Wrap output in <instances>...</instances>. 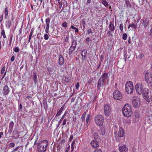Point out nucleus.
<instances>
[{
  "instance_id": "f257e3e1",
  "label": "nucleus",
  "mask_w": 152,
  "mask_h": 152,
  "mask_svg": "<svg viewBox=\"0 0 152 152\" xmlns=\"http://www.w3.org/2000/svg\"><path fill=\"white\" fill-rule=\"evenodd\" d=\"M109 77L108 74L107 73L104 72L102 74L98 81L97 88L98 90H99L103 88L106 84V79H108Z\"/></svg>"
},
{
  "instance_id": "f03ea898",
  "label": "nucleus",
  "mask_w": 152,
  "mask_h": 152,
  "mask_svg": "<svg viewBox=\"0 0 152 152\" xmlns=\"http://www.w3.org/2000/svg\"><path fill=\"white\" fill-rule=\"evenodd\" d=\"M48 142L46 140L41 141L37 143L38 152H45L47 148Z\"/></svg>"
},
{
  "instance_id": "7ed1b4c3",
  "label": "nucleus",
  "mask_w": 152,
  "mask_h": 152,
  "mask_svg": "<svg viewBox=\"0 0 152 152\" xmlns=\"http://www.w3.org/2000/svg\"><path fill=\"white\" fill-rule=\"evenodd\" d=\"M122 112L124 116L128 117H130L132 113L131 105L128 104H126L123 108Z\"/></svg>"
},
{
  "instance_id": "20e7f679",
  "label": "nucleus",
  "mask_w": 152,
  "mask_h": 152,
  "mask_svg": "<svg viewBox=\"0 0 152 152\" xmlns=\"http://www.w3.org/2000/svg\"><path fill=\"white\" fill-rule=\"evenodd\" d=\"M125 90L128 94H132L134 91V86L132 82L130 81H127L125 84Z\"/></svg>"
},
{
  "instance_id": "39448f33",
  "label": "nucleus",
  "mask_w": 152,
  "mask_h": 152,
  "mask_svg": "<svg viewBox=\"0 0 152 152\" xmlns=\"http://www.w3.org/2000/svg\"><path fill=\"white\" fill-rule=\"evenodd\" d=\"M104 118L101 115H98L95 117V121L97 125L99 126H102L104 123Z\"/></svg>"
},
{
  "instance_id": "423d86ee",
  "label": "nucleus",
  "mask_w": 152,
  "mask_h": 152,
  "mask_svg": "<svg viewBox=\"0 0 152 152\" xmlns=\"http://www.w3.org/2000/svg\"><path fill=\"white\" fill-rule=\"evenodd\" d=\"M104 114L107 116H110L112 114V108L109 105L107 104L104 105Z\"/></svg>"
},
{
  "instance_id": "0eeeda50",
  "label": "nucleus",
  "mask_w": 152,
  "mask_h": 152,
  "mask_svg": "<svg viewBox=\"0 0 152 152\" xmlns=\"http://www.w3.org/2000/svg\"><path fill=\"white\" fill-rule=\"evenodd\" d=\"M145 79L146 82L149 84L152 83V74L146 72L145 75Z\"/></svg>"
},
{
  "instance_id": "6e6552de",
  "label": "nucleus",
  "mask_w": 152,
  "mask_h": 152,
  "mask_svg": "<svg viewBox=\"0 0 152 152\" xmlns=\"http://www.w3.org/2000/svg\"><path fill=\"white\" fill-rule=\"evenodd\" d=\"M135 88L138 94L139 95L142 94L143 88L142 85H140L139 83H137L135 86Z\"/></svg>"
},
{
  "instance_id": "1a4fd4ad",
  "label": "nucleus",
  "mask_w": 152,
  "mask_h": 152,
  "mask_svg": "<svg viewBox=\"0 0 152 152\" xmlns=\"http://www.w3.org/2000/svg\"><path fill=\"white\" fill-rule=\"evenodd\" d=\"M132 104L134 107H139L140 102L139 99L137 97L135 96L133 97Z\"/></svg>"
},
{
  "instance_id": "9d476101",
  "label": "nucleus",
  "mask_w": 152,
  "mask_h": 152,
  "mask_svg": "<svg viewBox=\"0 0 152 152\" xmlns=\"http://www.w3.org/2000/svg\"><path fill=\"white\" fill-rule=\"evenodd\" d=\"M142 26H143L144 28L146 29L148 26L149 23V18H146L145 19H142Z\"/></svg>"
},
{
  "instance_id": "9b49d317",
  "label": "nucleus",
  "mask_w": 152,
  "mask_h": 152,
  "mask_svg": "<svg viewBox=\"0 0 152 152\" xmlns=\"http://www.w3.org/2000/svg\"><path fill=\"white\" fill-rule=\"evenodd\" d=\"M50 22V19L49 18H48L46 19L45 22L46 26L45 29V32L47 34L49 32V29Z\"/></svg>"
},
{
  "instance_id": "f8f14e48",
  "label": "nucleus",
  "mask_w": 152,
  "mask_h": 152,
  "mask_svg": "<svg viewBox=\"0 0 152 152\" xmlns=\"http://www.w3.org/2000/svg\"><path fill=\"white\" fill-rule=\"evenodd\" d=\"M96 140H92L91 142V144L94 148H96L99 147L98 142Z\"/></svg>"
},
{
  "instance_id": "ddd939ff",
  "label": "nucleus",
  "mask_w": 152,
  "mask_h": 152,
  "mask_svg": "<svg viewBox=\"0 0 152 152\" xmlns=\"http://www.w3.org/2000/svg\"><path fill=\"white\" fill-rule=\"evenodd\" d=\"M13 135L15 139L18 138L19 137V132L17 128L15 129L13 132Z\"/></svg>"
},
{
  "instance_id": "4468645a",
  "label": "nucleus",
  "mask_w": 152,
  "mask_h": 152,
  "mask_svg": "<svg viewBox=\"0 0 152 152\" xmlns=\"http://www.w3.org/2000/svg\"><path fill=\"white\" fill-rule=\"evenodd\" d=\"M120 152H128V149L125 145H123L119 147Z\"/></svg>"
},
{
  "instance_id": "2eb2a0df",
  "label": "nucleus",
  "mask_w": 152,
  "mask_h": 152,
  "mask_svg": "<svg viewBox=\"0 0 152 152\" xmlns=\"http://www.w3.org/2000/svg\"><path fill=\"white\" fill-rule=\"evenodd\" d=\"M64 63V58L61 55H60L58 58V63L60 66H62Z\"/></svg>"
},
{
  "instance_id": "dca6fc26",
  "label": "nucleus",
  "mask_w": 152,
  "mask_h": 152,
  "mask_svg": "<svg viewBox=\"0 0 152 152\" xmlns=\"http://www.w3.org/2000/svg\"><path fill=\"white\" fill-rule=\"evenodd\" d=\"M10 91V89L6 85L4 87L3 92L4 93V95H7L8 94Z\"/></svg>"
},
{
  "instance_id": "f3484780",
  "label": "nucleus",
  "mask_w": 152,
  "mask_h": 152,
  "mask_svg": "<svg viewBox=\"0 0 152 152\" xmlns=\"http://www.w3.org/2000/svg\"><path fill=\"white\" fill-rule=\"evenodd\" d=\"M87 51L85 49L83 50L81 52V54L82 56L83 59L86 60L87 58L86 55L87 54Z\"/></svg>"
},
{
  "instance_id": "a211bd4d",
  "label": "nucleus",
  "mask_w": 152,
  "mask_h": 152,
  "mask_svg": "<svg viewBox=\"0 0 152 152\" xmlns=\"http://www.w3.org/2000/svg\"><path fill=\"white\" fill-rule=\"evenodd\" d=\"M118 135L120 137H123L124 135V132L122 128H120L118 132Z\"/></svg>"
},
{
  "instance_id": "6ab92c4d",
  "label": "nucleus",
  "mask_w": 152,
  "mask_h": 152,
  "mask_svg": "<svg viewBox=\"0 0 152 152\" xmlns=\"http://www.w3.org/2000/svg\"><path fill=\"white\" fill-rule=\"evenodd\" d=\"M14 125V123L13 121H11L9 123V129L8 131L10 132V133H11L12 132L13 128Z\"/></svg>"
},
{
  "instance_id": "aec40b11",
  "label": "nucleus",
  "mask_w": 152,
  "mask_h": 152,
  "mask_svg": "<svg viewBox=\"0 0 152 152\" xmlns=\"http://www.w3.org/2000/svg\"><path fill=\"white\" fill-rule=\"evenodd\" d=\"M115 26L111 22H110L109 25V29L111 32L113 33V31L115 30Z\"/></svg>"
},
{
  "instance_id": "412c9836",
  "label": "nucleus",
  "mask_w": 152,
  "mask_h": 152,
  "mask_svg": "<svg viewBox=\"0 0 152 152\" xmlns=\"http://www.w3.org/2000/svg\"><path fill=\"white\" fill-rule=\"evenodd\" d=\"M143 96L144 98L148 102L152 101L151 96Z\"/></svg>"
},
{
  "instance_id": "4be33fe9",
  "label": "nucleus",
  "mask_w": 152,
  "mask_h": 152,
  "mask_svg": "<svg viewBox=\"0 0 152 152\" xmlns=\"http://www.w3.org/2000/svg\"><path fill=\"white\" fill-rule=\"evenodd\" d=\"M12 25V22L10 20H8L6 22V26L8 28H9Z\"/></svg>"
},
{
  "instance_id": "5701e85b",
  "label": "nucleus",
  "mask_w": 152,
  "mask_h": 152,
  "mask_svg": "<svg viewBox=\"0 0 152 152\" xmlns=\"http://www.w3.org/2000/svg\"><path fill=\"white\" fill-rule=\"evenodd\" d=\"M143 93H142V95H147L149 93V90L147 88H143Z\"/></svg>"
},
{
  "instance_id": "b1692460",
  "label": "nucleus",
  "mask_w": 152,
  "mask_h": 152,
  "mask_svg": "<svg viewBox=\"0 0 152 152\" xmlns=\"http://www.w3.org/2000/svg\"><path fill=\"white\" fill-rule=\"evenodd\" d=\"M76 48L71 46L69 48L68 54L70 56L72 53L73 51L75 50Z\"/></svg>"
},
{
  "instance_id": "393cba45",
  "label": "nucleus",
  "mask_w": 152,
  "mask_h": 152,
  "mask_svg": "<svg viewBox=\"0 0 152 152\" xmlns=\"http://www.w3.org/2000/svg\"><path fill=\"white\" fill-rule=\"evenodd\" d=\"M130 27L134 29H136L137 28V23H132V24H130L128 27V28H129Z\"/></svg>"
},
{
  "instance_id": "a878e982",
  "label": "nucleus",
  "mask_w": 152,
  "mask_h": 152,
  "mask_svg": "<svg viewBox=\"0 0 152 152\" xmlns=\"http://www.w3.org/2000/svg\"><path fill=\"white\" fill-rule=\"evenodd\" d=\"M102 3L106 7H108L109 4L106 0H102Z\"/></svg>"
},
{
  "instance_id": "bb28decb",
  "label": "nucleus",
  "mask_w": 152,
  "mask_h": 152,
  "mask_svg": "<svg viewBox=\"0 0 152 152\" xmlns=\"http://www.w3.org/2000/svg\"><path fill=\"white\" fill-rule=\"evenodd\" d=\"M71 81L70 77H66L64 79V81L67 83H69Z\"/></svg>"
},
{
  "instance_id": "cd10ccee",
  "label": "nucleus",
  "mask_w": 152,
  "mask_h": 152,
  "mask_svg": "<svg viewBox=\"0 0 152 152\" xmlns=\"http://www.w3.org/2000/svg\"><path fill=\"white\" fill-rule=\"evenodd\" d=\"M5 18V19L7 18L8 16V8L6 7L4 10Z\"/></svg>"
},
{
  "instance_id": "c85d7f7f",
  "label": "nucleus",
  "mask_w": 152,
  "mask_h": 152,
  "mask_svg": "<svg viewBox=\"0 0 152 152\" xmlns=\"http://www.w3.org/2000/svg\"><path fill=\"white\" fill-rule=\"evenodd\" d=\"M113 95H121V94L119 90H116L114 91Z\"/></svg>"
},
{
  "instance_id": "c756f323",
  "label": "nucleus",
  "mask_w": 152,
  "mask_h": 152,
  "mask_svg": "<svg viewBox=\"0 0 152 152\" xmlns=\"http://www.w3.org/2000/svg\"><path fill=\"white\" fill-rule=\"evenodd\" d=\"M64 107H63V106H62L61 108L59 110V111L57 113L56 116H59L60 115L61 113H62L63 110L64 109Z\"/></svg>"
},
{
  "instance_id": "7c9ffc66",
  "label": "nucleus",
  "mask_w": 152,
  "mask_h": 152,
  "mask_svg": "<svg viewBox=\"0 0 152 152\" xmlns=\"http://www.w3.org/2000/svg\"><path fill=\"white\" fill-rule=\"evenodd\" d=\"M77 45V41L75 39H73L72 40V45L71 46L73 47L76 48Z\"/></svg>"
},
{
  "instance_id": "2f4dec72",
  "label": "nucleus",
  "mask_w": 152,
  "mask_h": 152,
  "mask_svg": "<svg viewBox=\"0 0 152 152\" xmlns=\"http://www.w3.org/2000/svg\"><path fill=\"white\" fill-rule=\"evenodd\" d=\"M114 99L120 100L122 98V96H113Z\"/></svg>"
},
{
  "instance_id": "473e14b6",
  "label": "nucleus",
  "mask_w": 152,
  "mask_h": 152,
  "mask_svg": "<svg viewBox=\"0 0 152 152\" xmlns=\"http://www.w3.org/2000/svg\"><path fill=\"white\" fill-rule=\"evenodd\" d=\"M34 31V29H33V28H32L31 30L30 33V34L29 35V39H28V41L29 42L30 41L31 39L32 36L33 34V33Z\"/></svg>"
},
{
  "instance_id": "72a5a7b5",
  "label": "nucleus",
  "mask_w": 152,
  "mask_h": 152,
  "mask_svg": "<svg viewBox=\"0 0 152 152\" xmlns=\"http://www.w3.org/2000/svg\"><path fill=\"white\" fill-rule=\"evenodd\" d=\"M100 133L102 135H104L105 134V130L104 128H102L99 131Z\"/></svg>"
},
{
  "instance_id": "f704fd0d",
  "label": "nucleus",
  "mask_w": 152,
  "mask_h": 152,
  "mask_svg": "<svg viewBox=\"0 0 152 152\" xmlns=\"http://www.w3.org/2000/svg\"><path fill=\"white\" fill-rule=\"evenodd\" d=\"M87 33L88 34H92L93 33L92 30L90 27L88 28L87 29Z\"/></svg>"
},
{
  "instance_id": "c9c22d12",
  "label": "nucleus",
  "mask_w": 152,
  "mask_h": 152,
  "mask_svg": "<svg viewBox=\"0 0 152 152\" xmlns=\"http://www.w3.org/2000/svg\"><path fill=\"white\" fill-rule=\"evenodd\" d=\"M94 137L95 139L94 140H99V136L97 133L96 132L94 133Z\"/></svg>"
},
{
  "instance_id": "e433bc0d",
  "label": "nucleus",
  "mask_w": 152,
  "mask_h": 152,
  "mask_svg": "<svg viewBox=\"0 0 152 152\" xmlns=\"http://www.w3.org/2000/svg\"><path fill=\"white\" fill-rule=\"evenodd\" d=\"M1 36H3L4 38V39H5L6 38L5 33L4 29H3L1 32Z\"/></svg>"
},
{
  "instance_id": "4c0bfd02",
  "label": "nucleus",
  "mask_w": 152,
  "mask_h": 152,
  "mask_svg": "<svg viewBox=\"0 0 152 152\" xmlns=\"http://www.w3.org/2000/svg\"><path fill=\"white\" fill-rule=\"evenodd\" d=\"M33 79L34 80L35 83H36L37 81V75L36 73H34L33 74Z\"/></svg>"
},
{
  "instance_id": "58836bf2",
  "label": "nucleus",
  "mask_w": 152,
  "mask_h": 152,
  "mask_svg": "<svg viewBox=\"0 0 152 152\" xmlns=\"http://www.w3.org/2000/svg\"><path fill=\"white\" fill-rule=\"evenodd\" d=\"M71 28L72 29L75 30V33H78L79 31V30L78 28H76L73 25H71Z\"/></svg>"
},
{
  "instance_id": "ea45409f",
  "label": "nucleus",
  "mask_w": 152,
  "mask_h": 152,
  "mask_svg": "<svg viewBox=\"0 0 152 152\" xmlns=\"http://www.w3.org/2000/svg\"><path fill=\"white\" fill-rule=\"evenodd\" d=\"M127 37V35L126 33H124L122 35V38L124 40L126 39Z\"/></svg>"
},
{
  "instance_id": "a19ab883",
  "label": "nucleus",
  "mask_w": 152,
  "mask_h": 152,
  "mask_svg": "<svg viewBox=\"0 0 152 152\" xmlns=\"http://www.w3.org/2000/svg\"><path fill=\"white\" fill-rule=\"evenodd\" d=\"M6 67L5 66H4L1 69V73L2 74H3L5 72V70Z\"/></svg>"
},
{
  "instance_id": "79ce46f5",
  "label": "nucleus",
  "mask_w": 152,
  "mask_h": 152,
  "mask_svg": "<svg viewBox=\"0 0 152 152\" xmlns=\"http://www.w3.org/2000/svg\"><path fill=\"white\" fill-rule=\"evenodd\" d=\"M91 116L89 115H88L86 118V122L87 124L88 122L90 120Z\"/></svg>"
},
{
  "instance_id": "37998d69",
  "label": "nucleus",
  "mask_w": 152,
  "mask_h": 152,
  "mask_svg": "<svg viewBox=\"0 0 152 152\" xmlns=\"http://www.w3.org/2000/svg\"><path fill=\"white\" fill-rule=\"evenodd\" d=\"M69 37L68 35L66 36V37L64 39V42H68L69 40Z\"/></svg>"
},
{
  "instance_id": "c03bdc74",
  "label": "nucleus",
  "mask_w": 152,
  "mask_h": 152,
  "mask_svg": "<svg viewBox=\"0 0 152 152\" xmlns=\"http://www.w3.org/2000/svg\"><path fill=\"white\" fill-rule=\"evenodd\" d=\"M126 6L129 7H130L131 6V3L129 1H126Z\"/></svg>"
},
{
  "instance_id": "a18cd8bd",
  "label": "nucleus",
  "mask_w": 152,
  "mask_h": 152,
  "mask_svg": "<svg viewBox=\"0 0 152 152\" xmlns=\"http://www.w3.org/2000/svg\"><path fill=\"white\" fill-rule=\"evenodd\" d=\"M57 1H58V4H59V7L60 9H61L62 7V1H61L60 0H57Z\"/></svg>"
},
{
  "instance_id": "49530a36",
  "label": "nucleus",
  "mask_w": 152,
  "mask_h": 152,
  "mask_svg": "<svg viewBox=\"0 0 152 152\" xmlns=\"http://www.w3.org/2000/svg\"><path fill=\"white\" fill-rule=\"evenodd\" d=\"M119 28L121 31H122L123 30L124 26L123 24L121 23L120 24L119 26Z\"/></svg>"
},
{
  "instance_id": "de8ad7c7",
  "label": "nucleus",
  "mask_w": 152,
  "mask_h": 152,
  "mask_svg": "<svg viewBox=\"0 0 152 152\" xmlns=\"http://www.w3.org/2000/svg\"><path fill=\"white\" fill-rule=\"evenodd\" d=\"M91 39H90V38L89 37H87L86 39V43H87L88 45H89V41H91Z\"/></svg>"
},
{
  "instance_id": "09e8293b",
  "label": "nucleus",
  "mask_w": 152,
  "mask_h": 152,
  "mask_svg": "<svg viewBox=\"0 0 152 152\" xmlns=\"http://www.w3.org/2000/svg\"><path fill=\"white\" fill-rule=\"evenodd\" d=\"M44 38L45 40H48L49 39V36L47 34H45L44 35Z\"/></svg>"
},
{
  "instance_id": "8fccbe9b",
  "label": "nucleus",
  "mask_w": 152,
  "mask_h": 152,
  "mask_svg": "<svg viewBox=\"0 0 152 152\" xmlns=\"http://www.w3.org/2000/svg\"><path fill=\"white\" fill-rule=\"evenodd\" d=\"M79 86H80L79 83L78 82L76 83V85H75V88L77 90L79 88Z\"/></svg>"
},
{
  "instance_id": "3c124183",
  "label": "nucleus",
  "mask_w": 152,
  "mask_h": 152,
  "mask_svg": "<svg viewBox=\"0 0 152 152\" xmlns=\"http://www.w3.org/2000/svg\"><path fill=\"white\" fill-rule=\"evenodd\" d=\"M19 48L18 47H16L14 49V51L15 53H18L19 51Z\"/></svg>"
},
{
  "instance_id": "603ef678",
  "label": "nucleus",
  "mask_w": 152,
  "mask_h": 152,
  "mask_svg": "<svg viewBox=\"0 0 152 152\" xmlns=\"http://www.w3.org/2000/svg\"><path fill=\"white\" fill-rule=\"evenodd\" d=\"M82 24H83V30L85 28V26L86 25V22L83 20H82Z\"/></svg>"
},
{
  "instance_id": "864d4df0",
  "label": "nucleus",
  "mask_w": 152,
  "mask_h": 152,
  "mask_svg": "<svg viewBox=\"0 0 152 152\" xmlns=\"http://www.w3.org/2000/svg\"><path fill=\"white\" fill-rule=\"evenodd\" d=\"M67 23L65 22L62 23V26L63 27L66 28L67 27Z\"/></svg>"
},
{
  "instance_id": "5fc2aeb1",
  "label": "nucleus",
  "mask_w": 152,
  "mask_h": 152,
  "mask_svg": "<svg viewBox=\"0 0 152 152\" xmlns=\"http://www.w3.org/2000/svg\"><path fill=\"white\" fill-rule=\"evenodd\" d=\"M75 142L74 141H73L72 142V143L71 144V148H72L71 151H73V150L74 149V147L73 146V145L74 144Z\"/></svg>"
},
{
  "instance_id": "6e6d98bb",
  "label": "nucleus",
  "mask_w": 152,
  "mask_h": 152,
  "mask_svg": "<svg viewBox=\"0 0 152 152\" xmlns=\"http://www.w3.org/2000/svg\"><path fill=\"white\" fill-rule=\"evenodd\" d=\"M15 144L13 142H11L9 144V147L12 148L14 147Z\"/></svg>"
},
{
  "instance_id": "4d7b16f0",
  "label": "nucleus",
  "mask_w": 152,
  "mask_h": 152,
  "mask_svg": "<svg viewBox=\"0 0 152 152\" xmlns=\"http://www.w3.org/2000/svg\"><path fill=\"white\" fill-rule=\"evenodd\" d=\"M20 148L19 146H18L17 147L15 148H14L13 150L11 152H15V151H18V149Z\"/></svg>"
},
{
  "instance_id": "13d9d810",
  "label": "nucleus",
  "mask_w": 152,
  "mask_h": 152,
  "mask_svg": "<svg viewBox=\"0 0 152 152\" xmlns=\"http://www.w3.org/2000/svg\"><path fill=\"white\" fill-rule=\"evenodd\" d=\"M86 114V112H85L83 114L81 118H84V120H85V117Z\"/></svg>"
},
{
  "instance_id": "bf43d9fd",
  "label": "nucleus",
  "mask_w": 152,
  "mask_h": 152,
  "mask_svg": "<svg viewBox=\"0 0 152 152\" xmlns=\"http://www.w3.org/2000/svg\"><path fill=\"white\" fill-rule=\"evenodd\" d=\"M15 56L13 55L12 56L11 58V61L13 62L15 60Z\"/></svg>"
},
{
  "instance_id": "052dcab7",
  "label": "nucleus",
  "mask_w": 152,
  "mask_h": 152,
  "mask_svg": "<svg viewBox=\"0 0 152 152\" xmlns=\"http://www.w3.org/2000/svg\"><path fill=\"white\" fill-rule=\"evenodd\" d=\"M66 119H64L63 120V124H62L63 125V126L65 125L66 124Z\"/></svg>"
},
{
  "instance_id": "680f3d73",
  "label": "nucleus",
  "mask_w": 152,
  "mask_h": 152,
  "mask_svg": "<svg viewBox=\"0 0 152 152\" xmlns=\"http://www.w3.org/2000/svg\"><path fill=\"white\" fill-rule=\"evenodd\" d=\"M111 32H111V31H108L107 33V35L108 37H110V34Z\"/></svg>"
},
{
  "instance_id": "e2e57ef3",
  "label": "nucleus",
  "mask_w": 152,
  "mask_h": 152,
  "mask_svg": "<svg viewBox=\"0 0 152 152\" xmlns=\"http://www.w3.org/2000/svg\"><path fill=\"white\" fill-rule=\"evenodd\" d=\"M94 152H102V151L100 149H97L95 150Z\"/></svg>"
},
{
  "instance_id": "0e129e2a",
  "label": "nucleus",
  "mask_w": 152,
  "mask_h": 152,
  "mask_svg": "<svg viewBox=\"0 0 152 152\" xmlns=\"http://www.w3.org/2000/svg\"><path fill=\"white\" fill-rule=\"evenodd\" d=\"M6 73H7V71H6L4 73V74L3 75V76L1 78V80H2L4 78V77H5V75H6Z\"/></svg>"
},
{
  "instance_id": "69168bd1",
  "label": "nucleus",
  "mask_w": 152,
  "mask_h": 152,
  "mask_svg": "<svg viewBox=\"0 0 152 152\" xmlns=\"http://www.w3.org/2000/svg\"><path fill=\"white\" fill-rule=\"evenodd\" d=\"M3 19V15H1L0 16V22H1L2 21Z\"/></svg>"
},
{
  "instance_id": "338daca9",
  "label": "nucleus",
  "mask_w": 152,
  "mask_h": 152,
  "mask_svg": "<svg viewBox=\"0 0 152 152\" xmlns=\"http://www.w3.org/2000/svg\"><path fill=\"white\" fill-rule=\"evenodd\" d=\"M73 136L72 135L70 136V138H69V141H71L73 139Z\"/></svg>"
},
{
  "instance_id": "774afa93",
  "label": "nucleus",
  "mask_w": 152,
  "mask_h": 152,
  "mask_svg": "<svg viewBox=\"0 0 152 152\" xmlns=\"http://www.w3.org/2000/svg\"><path fill=\"white\" fill-rule=\"evenodd\" d=\"M128 42L129 44H130L131 42V38H130V37H129V38Z\"/></svg>"
}]
</instances>
